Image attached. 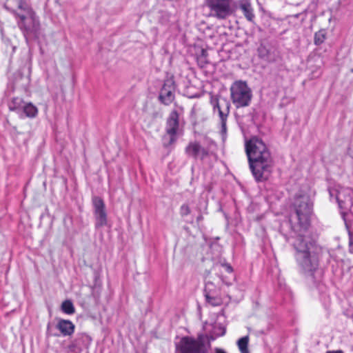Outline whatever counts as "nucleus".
<instances>
[{"mask_svg": "<svg viewBox=\"0 0 353 353\" xmlns=\"http://www.w3.org/2000/svg\"><path fill=\"white\" fill-rule=\"evenodd\" d=\"M223 268H225V270H226L227 272L228 273H231L233 271V269L232 268V266L229 264H224L223 265Z\"/></svg>", "mask_w": 353, "mask_h": 353, "instance_id": "c756f323", "label": "nucleus"}, {"mask_svg": "<svg viewBox=\"0 0 353 353\" xmlns=\"http://www.w3.org/2000/svg\"><path fill=\"white\" fill-rule=\"evenodd\" d=\"M203 294L205 301L209 305L213 307L222 305L223 299L220 294V290L212 282L208 281L205 283Z\"/></svg>", "mask_w": 353, "mask_h": 353, "instance_id": "ddd939ff", "label": "nucleus"}, {"mask_svg": "<svg viewBox=\"0 0 353 353\" xmlns=\"http://www.w3.org/2000/svg\"><path fill=\"white\" fill-rule=\"evenodd\" d=\"M92 343V338L84 332L77 333L73 340L65 347L66 353H81L88 349Z\"/></svg>", "mask_w": 353, "mask_h": 353, "instance_id": "f8f14e48", "label": "nucleus"}, {"mask_svg": "<svg viewBox=\"0 0 353 353\" xmlns=\"http://www.w3.org/2000/svg\"><path fill=\"white\" fill-rule=\"evenodd\" d=\"M47 334L49 336H59V334L52 332L50 323H48L47 325Z\"/></svg>", "mask_w": 353, "mask_h": 353, "instance_id": "cd10ccee", "label": "nucleus"}, {"mask_svg": "<svg viewBox=\"0 0 353 353\" xmlns=\"http://www.w3.org/2000/svg\"><path fill=\"white\" fill-rule=\"evenodd\" d=\"M61 310L67 314H73L75 312V308L70 300H65L61 304Z\"/></svg>", "mask_w": 353, "mask_h": 353, "instance_id": "5701e85b", "label": "nucleus"}, {"mask_svg": "<svg viewBox=\"0 0 353 353\" xmlns=\"http://www.w3.org/2000/svg\"><path fill=\"white\" fill-rule=\"evenodd\" d=\"M239 7L248 21L253 22L255 15L251 3L248 0H240Z\"/></svg>", "mask_w": 353, "mask_h": 353, "instance_id": "f3484780", "label": "nucleus"}, {"mask_svg": "<svg viewBox=\"0 0 353 353\" xmlns=\"http://www.w3.org/2000/svg\"><path fill=\"white\" fill-rule=\"evenodd\" d=\"M259 58L268 63H275L281 59L279 50L270 42L261 41L257 48Z\"/></svg>", "mask_w": 353, "mask_h": 353, "instance_id": "1a4fd4ad", "label": "nucleus"}, {"mask_svg": "<svg viewBox=\"0 0 353 353\" xmlns=\"http://www.w3.org/2000/svg\"><path fill=\"white\" fill-rule=\"evenodd\" d=\"M232 0H207L212 16L218 19H225L233 12Z\"/></svg>", "mask_w": 353, "mask_h": 353, "instance_id": "6e6552de", "label": "nucleus"}, {"mask_svg": "<svg viewBox=\"0 0 353 353\" xmlns=\"http://www.w3.org/2000/svg\"><path fill=\"white\" fill-rule=\"evenodd\" d=\"M175 84L172 79L165 81L159 95V101L165 105H170L174 100Z\"/></svg>", "mask_w": 353, "mask_h": 353, "instance_id": "4468645a", "label": "nucleus"}, {"mask_svg": "<svg viewBox=\"0 0 353 353\" xmlns=\"http://www.w3.org/2000/svg\"><path fill=\"white\" fill-rule=\"evenodd\" d=\"M312 207L313 202L308 194L297 193L292 203L294 216L291 215L289 221L285 223L291 231L289 234L283 232L284 224L281 225V231L286 241L293 239L291 245L295 251L294 259L300 272L314 283L321 248L309 232Z\"/></svg>", "mask_w": 353, "mask_h": 353, "instance_id": "f257e3e1", "label": "nucleus"}, {"mask_svg": "<svg viewBox=\"0 0 353 353\" xmlns=\"http://www.w3.org/2000/svg\"><path fill=\"white\" fill-rule=\"evenodd\" d=\"M208 155H209L208 150L203 147H201L200 150H199V155L198 156V159H200L201 160L203 161Z\"/></svg>", "mask_w": 353, "mask_h": 353, "instance_id": "a878e982", "label": "nucleus"}, {"mask_svg": "<svg viewBox=\"0 0 353 353\" xmlns=\"http://www.w3.org/2000/svg\"><path fill=\"white\" fill-rule=\"evenodd\" d=\"M225 329H223V332H222V333H221V336H223V335L225 334Z\"/></svg>", "mask_w": 353, "mask_h": 353, "instance_id": "72a5a7b5", "label": "nucleus"}, {"mask_svg": "<svg viewBox=\"0 0 353 353\" xmlns=\"http://www.w3.org/2000/svg\"><path fill=\"white\" fill-rule=\"evenodd\" d=\"M210 104L212 107L213 114L219 119L221 132H225L226 123L230 113V103L224 97L219 98L217 96H212Z\"/></svg>", "mask_w": 353, "mask_h": 353, "instance_id": "0eeeda50", "label": "nucleus"}, {"mask_svg": "<svg viewBox=\"0 0 353 353\" xmlns=\"http://www.w3.org/2000/svg\"><path fill=\"white\" fill-rule=\"evenodd\" d=\"M4 7L14 14L16 17L19 16V13H21L26 8H30L25 0H6Z\"/></svg>", "mask_w": 353, "mask_h": 353, "instance_id": "2eb2a0df", "label": "nucleus"}, {"mask_svg": "<svg viewBox=\"0 0 353 353\" xmlns=\"http://www.w3.org/2000/svg\"><path fill=\"white\" fill-rule=\"evenodd\" d=\"M17 25L23 32L26 41L29 39H38L40 34L41 25L39 17L31 8H26L17 17Z\"/></svg>", "mask_w": 353, "mask_h": 353, "instance_id": "20e7f679", "label": "nucleus"}, {"mask_svg": "<svg viewBox=\"0 0 353 353\" xmlns=\"http://www.w3.org/2000/svg\"><path fill=\"white\" fill-rule=\"evenodd\" d=\"M336 200L342 210L341 214L348 230L350 252L353 253V190L345 188L339 190Z\"/></svg>", "mask_w": 353, "mask_h": 353, "instance_id": "7ed1b4c3", "label": "nucleus"}, {"mask_svg": "<svg viewBox=\"0 0 353 353\" xmlns=\"http://www.w3.org/2000/svg\"><path fill=\"white\" fill-rule=\"evenodd\" d=\"M23 103V99L20 97H13L8 104V108L12 112L17 111L22 107Z\"/></svg>", "mask_w": 353, "mask_h": 353, "instance_id": "4be33fe9", "label": "nucleus"}, {"mask_svg": "<svg viewBox=\"0 0 353 353\" xmlns=\"http://www.w3.org/2000/svg\"><path fill=\"white\" fill-rule=\"evenodd\" d=\"M250 337L248 335L240 338L236 341V345L241 353H250L248 350Z\"/></svg>", "mask_w": 353, "mask_h": 353, "instance_id": "aec40b11", "label": "nucleus"}, {"mask_svg": "<svg viewBox=\"0 0 353 353\" xmlns=\"http://www.w3.org/2000/svg\"><path fill=\"white\" fill-rule=\"evenodd\" d=\"M230 91L231 100L236 108L250 105L252 92L245 81L241 80L234 81L230 88Z\"/></svg>", "mask_w": 353, "mask_h": 353, "instance_id": "39448f33", "label": "nucleus"}, {"mask_svg": "<svg viewBox=\"0 0 353 353\" xmlns=\"http://www.w3.org/2000/svg\"><path fill=\"white\" fill-rule=\"evenodd\" d=\"M326 353H343V352L341 350H338V351H328Z\"/></svg>", "mask_w": 353, "mask_h": 353, "instance_id": "2f4dec72", "label": "nucleus"}, {"mask_svg": "<svg viewBox=\"0 0 353 353\" xmlns=\"http://www.w3.org/2000/svg\"><path fill=\"white\" fill-rule=\"evenodd\" d=\"M327 38V31L325 29H321L314 34V43L316 46L321 45Z\"/></svg>", "mask_w": 353, "mask_h": 353, "instance_id": "412c9836", "label": "nucleus"}, {"mask_svg": "<svg viewBox=\"0 0 353 353\" xmlns=\"http://www.w3.org/2000/svg\"><path fill=\"white\" fill-rule=\"evenodd\" d=\"M201 145L198 142H192L188 144L185 148V152L188 156L194 159H198L199 155V150Z\"/></svg>", "mask_w": 353, "mask_h": 353, "instance_id": "6ab92c4d", "label": "nucleus"}, {"mask_svg": "<svg viewBox=\"0 0 353 353\" xmlns=\"http://www.w3.org/2000/svg\"><path fill=\"white\" fill-rule=\"evenodd\" d=\"M245 152L256 181H267L272 172L274 161L266 145L261 139L253 137L246 142Z\"/></svg>", "mask_w": 353, "mask_h": 353, "instance_id": "f03ea898", "label": "nucleus"}, {"mask_svg": "<svg viewBox=\"0 0 353 353\" xmlns=\"http://www.w3.org/2000/svg\"><path fill=\"white\" fill-rule=\"evenodd\" d=\"M208 52L205 49H201V54L198 56L199 57H201L202 59H207Z\"/></svg>", "mask_w": 353, "mask_h": 353, "instance_id": "c85d7f7f", "label": "nucleus"}, {"mask_svg": "<svg viewBox=\"0 0 353 353\" xmlns=\"http://www.w3.org/2000/svg\"><path fill=\"white\" fill-rule=\"evenodd\" d=\"M201 220H203V216L201 214H199L197 218H196V221L197 222H199L201 221Z\"/></svg>", "mask_w": 353, "mask_h": 353, "instance_id": "473e14b6", "label": "nucleus"}, {"mask_svg": "<svg viewBox=\"0 0 353 353\" xmlns=\"http://www.w3.org/2000/svg\"><path fill=\"white\" fill-rule=\"evenodd\" d=\"M94 216L95 218V228H100L107 225L108 215L103 200L99 196L92 198Z\"/></svg>", "mask_w": 353, "mask_h": 353, "instance_id": "9b49d317", "label": "nucleus"}, {"mask_svg": "<svg viewBox=\"0 0 353 353\" xmlns=\"http://www.w3.org/2000/svg\"><path fill=\"white\" fill-rule=\"evenodd\" d=\"M215 353H227L224 350L216 347L214 349Z\"/></svg>", "mask_w": 353, "mask_h": 353, "instance_id": "7c9ffc66", "label": "nucleus"}, {"mask_svg": "<svg viewBox=\"0 0 353 353\" xmlns=\"http://www.w3.org/2000/svg\"><path fill=\"white\" fill-rule=\"evenodd\" d=\"M190 212H191V210H190V206L188 204L183 203V205H181L180 209H179V213L182 217L189 215L190 214Z\"/></svg>", "mask_w": 353, "mask_h": 353, "instance_id": "393cba45", "label": "nucleus"}, {"mask_svg": "<svg viewBox=\"0 0 353 353\" xmlns=\"http://www.w3.org/2000/svg\"><path fill=\"white\" fill-rule=\"evenodd\" d=\"M197 63H198V65L201 68H204L208 62L207 59H201V57H197Z\"/></svg>", "mask_w": 353, "mask_h": 353, "instance_id": "bb28decb", "label": "nucleus"}, {"mask_svg": "<svg viewBox=\"0 0 353 353\" xmlns=\"http://www.w3.org/2000/svg\"><path fill=\"white\" fill-rule=\"evenodd\" d=\"M30 83V69L28 68V73L26 76H23L21 71H19L15 80L16 85L21 87L26 92Z\"/></svg>", "mask_w": 353, "mask_h": 353, "instance_id": "a211bd4d", "label": "nucleus"}, {"mask_svg": "<svg viewBox=\"0 0 353 353\" xmlns=\"http://www.w3.org/2000/svg\"><path fill=\"white\" fill-rule=\"evenodd\" d=\"M183 112L182 107H178L173 110L169 114L166 121V132L170 136L168 145L173 143L176 140V134L179 126V117Z\"/></svg>", "mask_w": 353, "mask_h": 353, "instance_id": "9d476101", "label": "nucleus"}, {"mask_svg": "<svg viewBox=\"0 0 353 353\" xmlns=\"http://www.w3.org/2000/svg\"><path fill=\"white\" fill-rule=\"evenodd\" d=\"M23 112L26 117L33 118L37 116L38 110L36 106L30 103L23 106Z\"/></svg>", "mask_w": 353, "mask_h": 353, "instance_id": "b1692460", "label": "nucleus"}, {"mask_svg": "<svg viewBox=\"0 0 353 353\" xmlns=\"http://www.w3.org/2000/svg\"><path fill=\"white\" fill-rule=\"evenodd\" d=\"M176 350L181 353H208L203 335H199L196 339L183 337L176 345Z\"/></svg>", "mask_w": 353, "mask_h": 353, "instance_id": "423d86ee", "label": "nucleus"}, {"mask_svg": "<svg viewBox=\"0 0 353 353\" xmlns=\"http://www.w3.org/2000/svg\"><path fill=\"white\" fill-rule=\"evenodd\" d=\"M55 327L60 331L61 334L63 336L72 335L75 330V325L71 321L62 319L57 320V323Z\"/></svg>", "mask_w": 353, "mask_h": 353, "instance_id": "dca6fc26", "label": "nucleus"}]
</instances>
